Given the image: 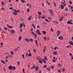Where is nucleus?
Returning <instances> with one entry per match:
<instances>
[{"label": "nucleus", "instance_id": "393cba45", "mask_svg": "<svg viewBox=\"0 0 73 73\" xmlns=\"http://www.w3.org/2000/svg\"><path fill=\"white\" fill-rule=\"evenodd\" d=\"M21 36H19V41H20L21 40Z\"/></svg>", "mask_w": 73, "mask_h": 73}, {"label": "nucleus", "instance_id": "0e129e2a", "mask_svg": "<svg viewBox=\"0 0 73 73\" xmlns=\"http://www.w3.org/2000/svg\"><path fill=\"white\" fill-rule=\"evenodd\" d=\"M37 28H40V26L39 25H37Z\"/></svg>", "mask_w": 73, "mask_h": 73}, {"label": "nucleus", "instance_id": "69168bd1", "mask_svg": "<svg viewBox=\"0 0 73 73\" xmlns=\"http://www.w3.org/2000/svg\"><path fill=\"white\" fill-rule=\"evenodd\" d=\"M43 67L44 68H46V65H45Z\"/></svg>", "mask_w": 73, "mask_h": 73}, {"label": "nucleus", "instance_id": "f3484780", "mask_svg": "<svg viewBox=\"0 0 73 73\" xmlns=\"http://www.w3.org/2000/svg\"><path fill=\"white\" fill-rule=\"evenodd\" d=\"M13 14L14 15H17V13L16 12H14L13 13Z\"/></svg>", "mask_w": 73, "mask_h": 73}, {"label": "nucleus", "instance_id": "c85d7f7f", "mask_svg": "<svg viewBox=\"0 0 73 73\" xmlns=\"http://www.w3.org/2000/svg\"><path fill=\"white\" fill-rule=\"evenodd\" d=\"M11 54L12 55H13L14 54V53H13V51H11Z\"/></svg>", "mask_w": 73, "mask_h": 73}, {"label": "nucleus", "instance_id": "4be33fe9", "mask_svg": "<svg viewBox=\"0 0 73 73\" xmlns=\"http://www.w3.org/2000/svg\"><path fill=\"white\" fill-rule=\"evenodd\" d=\"M16 68L14 66H12V69H15Z\"/></svg>", "mask_w": 73, "mask_h": 73}, {"label": "nucleus", "instance_id": "5fc2aeb1", "mask_svg": "<svg viewBox=\"0 0 73 73\" xmlns=\"http://www.w3.org/2000/svg\"><path fill=\"white\" fill-rule=\"evenodd\" d=\"M1 4L2 5H4V2H2L1 3Z\"/></svg>", "mask_w": 73, "mask_h": 73}, {"label": "nucleus", "instance_id": "338daca9", "mask_svg": "<svg viewBox=\"0 0 73 73\" xmlns=\"http://www.w3.org/2000/svg\"><path fill=\"white\" fill-rule=\"evenodd\" d=\"M58 34H60V31H58Z\"/></svg>", "mask_w": 73, "mask_h": 73}, {"label": "nucleus", "instance_id": "b1692460", "mask_svg": "<svg viewBox=\"0 0 73 73\" xmlns=\"http://www.w3.org/2000/svg\"><path fill=\"white\" fill-rule=\"evenodd\" d=\"M45 20H46V21H47V22H48V23H50V22L49 21V20H48V19H46Z\"/></svg>", "mask_w": 73, "mask_h": 73}, {"label": "nucleus", "instance_id": "9b49d317", "mask_svg": "<svg viewBox=\"0 0 73 73\" xmlns=\"http://www.w3.org/2000/svg\"><path fill=\"white\" fill-rule=\"evenodd\" d=\"M69 44H70V45H73V42L72 41H70L69 42Z\"/></svg>", "mask_w": 73, "mask_h": 73}, {"label": "nucleus", "instance_id": "6ab92c4d", "mask_svg": "<svg viewBox=\"0 0 73 73\" xmlns=\"http://www.w3.org/2000/svg\"><path fill=\"white\" fill-rule=\"evenodd\" d=\"M38 13L39 14V16H40L41 15V13L40 12H38Z\"/></svg>", "mask_w": 73, "mask_h": 73}, {"label": "nucleus", "instance_id": "de8ad7c7", "mask_svg": "<svg viewBox=\"0 0 73 73\" xmlns=\"http://www.w3.org/2000/svg\"><path fill=\"white\" fill-rule=\"evenodd\" d=\"M20 62H17V64L18 65H20Z\"/></svg>", "mask_w": 73, "mask_h": 73}, {"label": "nucleus", "instance_id": "bf43d9fd", "mask_svg": "<svg viewBox=\"0 0 73 73\" xmlns=\"http://www.w3.org/2000/svg\"><path fill=\"white\" fill-rule=\"evenodd\" d=\"M28 20L30 21V20H31V18H29L28 19Z\"/></svg>", "mask_w": 73, "mask_h": 73}, {"label": "nucleus", "instance_id": "ea45409f", "mask_svg": "<svg viewBox=\"0 0 73 73\" xmlns=\"http://www.w3.org/2000/svg\"><path fill=\"white\" fill-rule=\"evenodd\" d=\"M50 30H51V31L52 32H53V30L52 28H51L50 29Z\"/></svg>", "mask_w": 73, "mask_h": 73}, {"label": "nucleus", "instance_id": "7ed1b4c3", "mask_svg": "<svg viewBox=\"0 0 73 73\" xmlns=\"http://www.w3.org/2000/svg\"><path fill=\"white\" fill-rule=\"evenodd\" d=\"M23 23H21L20 25H19V27L20 28H23Z\"/></svg>", "mask_w": 73, "mask_h": 73}, {"label": "nucleus", "instance_id": "ddd939ff", "mask_svg": "<svg viewBox=\"0 0 73 73\" xmlns=\"http://www.w3.org/2000/svg\"><path fill=\"white\" fill-rule=\"evenodd\" d=\"M13 10L14 11V12H16H16L18 13L19 12V11L18 10H16L14 9H13Z\"/></svg>", "mask_w": 73, "mask_h": 73}, {"label": "nucleus", "instance_id": "49530a36", "mask_svg": "<svg viewBox=\"0 0 73 73\" xmlns=\"http://www.w3.org/2000/svg\"><path fill=\"white\" fill-rule=\"evenodd\" d=\"M2 10H3L4 11H5V9H4V7H2Z\"/></svg>", "mask_w": 73, "mask_h": 73}, {"label": "nucleus", "instance_id": "8fccbe9b", "mask_svg": "<svg viewBox=\"0 0 73 73\" xmlns=\"http://www.w3.org/2000/svg\"><path fill=\"white\" fill-rule=\"evenodd\" d=\"M64 5V6H65V7H66V4H65V3H64L63 4Z\"/></svg>", "mask_w": 73, "mask_h": 73}, {"label": "nucleus", "instance_id": "a19ab883", "mask_svg": "<svg viewBox=\"0 0 73 73\" xmlns=\"http://www.w3.org/2000/svg\"><path fill=\"white\" fill-rule=\"evenodd\" d=\"M36 32H40V30H38V29H37L36 30Z\"/></svg>", "mask_w": 73, "mask_h": 73}, {"label": "nucleus", "instance_id": "aec40b11", "mask_svg": "<svg viewBox=\"0 0 73 73\" xmlns=\"http://www.w3.org/2000/svg\"><path fill=\"white\" fill-rule=\"evenodd\" d=\"M33 36H34V37L35 38H36L37 37V35L36 34H35Z\"/></svg>", "mask_w": 73, "mask_h": 73}, {"label": "nucleus", "instance_id": "f03ea898", "mask_svg": "<svg viewBox=\"0 0 73 73\" xmlns=\"http://www.w3.org/2000/svg\"><path fill=\"white\" fill-rule=\"evenodd\" d=\"M58 39L59 40H62L64 39V38H63V36H60L58 37Z\"/></svg>", "mask_w": 73, "mask_h": 73}, {"label": "nucleus", "instance_id": "f704fd0d", "mask_svg": "<svg viewBox=\"0 0 73 73\" xmlns=\"http://www.w3.org/2000/svg\"><path fill=\"white\" fill-rule=\"evenodd\" d=\"M65 11H68V9L67 8H66L65 9Z\"/></svg>", "mask_w": 73, "mask_h": 73}, {"label": "nucleus", "instance_id": "4d7b16f0", "mask_svg": "<svg viewBox=\"0 0 73 73\" xmlns=\"http://www.w3.org/2000/svg\"><path fill=\"white\" fill-rule=\"evenodd\" d=\"M9 9H11V10H12V9H13V8H12V7H10Z\"/></svg>", "mask_w": 73, "mask_h": 73}, {"label": "nucleus", "instance_id": "603ef678", "mask_svg": "<svg viewBox=\"0 0 73 73\" xmlns=\"http://www.w3.org/2000/svg\"><path fill=\"white\" fill-rule=\"evenodd\" d=\"M4 29H5V30L6 31H7V28L6 27H4Z\"/></svg>", "mask_w": 73, "mask_h": 73}, {"label": "nucleus", "instance_id": "0eeeda50", "mask_svg": "<svg viewBox=\"0 0 73 73\" xmlns=\"http://www.w3.org/2000/svg\"><path fill=\"white\" fill-rule=\"evenodd\" d=\"M64 19V18L62 17H61L60 18H59V20L60 21H62L63 19Z\"/></svg>", "mask_w": 73, "mask_h": 73}, {"label": "nucleus", "instance_id": "680f3d73", "mask_svg": "<svg viewBox=\"0 0 73 73\" xmlns=\"http://www.w3.org/2000/svg\"><path fill=\"white\" fill-rule=\"evenodd\" d=\"M33 51L34 52H35H35H36V50L35 49L33 50Z\"/></svg>", "mask_w": 73, "mask_h": 73}, {"label": "nucleus", "instance_id": "79ce46f5", "mask_svg": "<svg viewBox=\"0 0 73 73\" xmlns=\"http://www.w3.org/2000/svg\"><path fill=\"white\" fill-rule=\"evenodd\" d=\"M48 19L49 20H51V18L50 17H48Z\"/></svg>", "mask_w": 73, "mask_h": 73}, {"label": "nucleus", "instance_id": "c9c22d12", "mask_svg": "<svg viewBox=\"0 0 73 73\" xmlns=\"http://www.w3.org/2000/svg\"><path fill=\"white\" fill-rule=\"evenodd\" d=\"M46 38H47L46 37H44V40H46Z\"/></svg>", "mask_w": 73, "mask_h": 73}, {"label": "nucleus", "instance_id": "39448f33", "mask_svg": "<svg viewBox=\"0 0 73 73\" xmlns=\"http://www.w3.org/2000/svg\"><path fill=\"white\" fill-rule=\"evenodd\" d=\"M25 41H27V42H29V40L28 38H25Z\"/></svg>", "mask_w": 73, "mask_h": 73}, {"label": "nucleus", "instance_id": "72a5a7b5", "mask_svg": "<svg viewBox=\"0 0 73 73\" xmlns=\"http://www.w3.org/2000/svg\"><path fill=\"white\" fill-rule=\"evenodd\" d=\"M22 57L23 58H25L24 57V55L23 54L22 55Z\"/></svg>", "mask_w": 73, "mask_h": 73}, {"label": "nucleus", "instance_id": "f257e3e1", "mask_svg": "<svg viewBox=\"0 0 73 73\" xmlns=\"http://www.w3.org/2000/svg\"><path fill=\"white\" fill-rule=\"evenodd\" d=\"M15 31L13 30H11V31L10 33L11 35H13V34L15 33Z\"/></svg>", "mask_w": 73, "mask_h": 73}, {"label": "nucleus", "instance_id": "412c9836", "mask_svg": "<svg viewBox=\"0 0 73 73\" xmlns=\"http://www.w3.org/2000/svg\"><path fill=\"white\" fill-rule=\"evenodd\" d=\"M47 70L50 71V69L49 67H48L47 68Z\"/></svg>", "mask_w": 73, "mask_h": 73}, {"label": "nucleus", "instance_id": "e433bc0d", "mask_svg": "<svg viewBox=\"0 0 73 73\" xmlns=\"http://www.w3.org/2000/svg\"><path fill=\"white\" fill-rule=\"evenodd\" d=\"M17 50H18V49H17V48H16L14 49V51L15 52H16Z\"/></svg>", "mask_w": 73, "mask_h": 73}, {"label": "nucleus", "instance_id": "58836bf2", "mask_svg": "<svg viewBox=\"0 0 73 73\" xmlns=\"http://www.w3.org/2000/svg\"><path fill=\"white\" fill-rule=\"evenodd\" d=\"M36 66H33V69H35L36 68Z\"/></svg>", "mask_w": 73, "mask_h": 73}, {"label": "nucleus", "instance_id": "a878e982", "mask_svg": "<svg viewBox=\"0 0 73 73\" xmlns=\"http://www.w3.org/2000/svg\"><path fill=\"white\" fill-rule=\"evenodd\" d=\"M50 15L52 16H54V14L53 13H50Z\"/></svg>", "mask_w": 73, "mask_h": 73}, {"label": "nucleus", "instance_id": "bb28decb", "mask_svg": "<svg viewBox=\"0 0 73 73\" xmlns=\"http://www.w3.org/2000/svg\"><path fill=\"white\" fill-rule=\"evenodd\" d=\"M1 62L3 64H5V62L4 61H3V60H1Z\"/></svg>", "mask_w": 73, "mask_h": 73}, {"label": "nucleus", "instance_id": "3c124183", "mask_svg": "<svg viewBox=\"0 0 73 73\" xmlns=\"http://www.w3.org/2000/svg\"><path fill=\"white\" fill-rule=\"evenodd\" d=\"M52 60L53 61V62H56V60H55V59H52Z\"/></svg>", "mask_w": 73, "mask_h": 73}, {"label": "nucleus", "instance_id": "7c9ffc66", "mask_svg": "<svg viewBox=\"0 0 73 73\" xmlns=\"http://www.w3.org/2000/svg\"><path fill=\"white\" fill-rule=\"evenodd\" d=\"M27 11L28 12H30L29 11V9H27Z\"/></svg>", "mask_w": 73, "mask_h": 73}, {"label": "nucleus", "instance_id": "423d86ee", "mask_svg": "<svg viewBox=\"0 0 73 73\" xmlns=\"http://www.w3.org/2000/svg\"><path fill=\"white\" fill-rule=\"evenodd\" d=\"M9 70H12V65H10L9 66Z\"/></svg>", "mask_w": 73, "mask_h": 73}, {"label": "nucleus", "instance_id": "c756f323", "mask_svg": "<svg viewBox=\"0 0 73 73\" xmlns=\"http://www.w3.org/2000/svg\"><path fill=\"white\" fill-rule=\"evenodd\" d=\"M39 62H40V63L41 64H42V61L41 60H39Z\"/></svg>", "mask_w": 73, "mask_h": 73}, {"label": "nucleus", "instance_id": "2f4dec72", "mask_svg": "<svg viewBox=\"0 0 73 73\" xmlns=\"http://www.w3.org/2000/svg\"><path fill=\"white\" fill-rule=\"evenodd\" d=\"M65 68H64L62 69L63 72H65Z\"/></svg>", "mask_w": 73, "mask_h": 73}, {"label": "nucleus", "instance_id": "5701e85b", "mask_svg": "<svg viewBox=\"0 0 73 73\" xmlns=\"http://www.w3.org/2000/svg\"><path fill=\"white\" fill-rule=\"evenodd\" d=\"M37 34H38V35H41V33L40 32H37Z\"/></svg>", "mask_w": 73, "mask_h": 73}, {"label": "nucleus", "instance_id": "6e6d98bb", "mask_svg": "<svg viewBox=\"0 0 73 73\" xmlns=\"http://www.w3.org/2000/svg\"><path fill=\"white\" fill-rule=\"evenodd\" d=\"M38 40H36V41H35V43H36V44H38Z\"/></svg>", "mask_w": 73, "mask_h": 73}, {"label": "nucleus", "instance_id": "a18cd8bd", "mask_svg": "<svg viewBox=\"0 0 73 73\" xmlns=\"http://www.w3.org/2000/svg\"><path fill=\"white\" fill-rule=\"evenodd\" d=\"M69 3L70 4H72V2L71 1H70Z\"/></svg>", "mask_w": 73, "mask_h": 73}, {"label": "nucleus", "instance_id": "864d4df0", "mask_svg": "<svg viewBox=\"0 0 73 73\" xmlns=\"http://www.w3.org/2000/svg\"><path fill=\"white\" fill-rule=\"evenodd\" d=\"M51 69H53L54 68V67L53 66H51L50 67Z\"/></svg>", "mask_w": 73, "mask_h": 73}, {"label": "nucleus", "instance_id": "4c0bfd02", "mask_svg": "<svg viewBox=\"0 0 73 73\" xmlns=\"http://www.w3.org/2000/svg\"><path fill=\"white\" fill-rule=\"evenodd\" d=\"M21 3H24V0H21Z\"/></svg>", "mask_w": 73, "mask_h": 73}, {"label": "nucleus", "instance_id": "c03bdc74", "mask_svg": "<svg viewBox=\"0 0 73 73\" xmlns=\"http://www.w3.org/2000/svg\"><path fill=\"white\" fill-rule=\"evenodd\" d=\"M54 7H56V3H54Z\"/></svg>", "mask_w": 73, "mask_h": 73}, {"label": "nucleus", "instance_id": "dca6fc26", "mask_svg": "<svg viewBox=\"0 0 73 73\" xmlns=\"http://www.w3.org/2000/svg\"><path fill=\"white\" fill-rule=\"evenodd\" d=\"M42 34H43V35H45V34H46V31H42Z\"/></svg>", "mask_w": 73, "mask_h": 73}, {"label": "nucleus", "instance_id": "4468645a", "mask_svg": "<svg viewBox=\"0 0 73 73\" xmlns=\"http://www.w3.org/2000/svg\"><path fill=\"white\" fill-rule=\"evenodd\" d=\"M61 7L62 9H64V5H61Z\"/></svg>", "mask_w": 73, "mask_h": 73}, {"label": "nucleus", "instance_id": "e2e57ef3", "mask_svg": "<svg viewBox=\"0 0 73 73\" xmlns=\"http://www.w3.org/2000/svg\"><path fill=\"white\" fill-rule=\"evenodd\" d=\"M56 24H59L58 22V21H56V22L55 23Z\"/></svg>", "mask_w": 73, "mask_h": 73}, {"label": "nucleus", "instance_id": "13d9d810", "mask_svg": "<svg viewBox=\"0 0 73 73\" xmlns=\"http://www.w3.org/2000/svg\"><path fill=\"white\" fill-rule=\"evenodd\" d=\"M44 58L45 60H46L47 61V58H46V57H44Z\"/></svg>", "mask_w": 73, "mask_h": 73}, {"label": "nucleus", "instance_id": "6e6552de", "mask_svg": "<svg viewBox=\"0 0 73 73\" xmlns=\"http://www.w3.org/2000/svg\"><path fill=\"white\" fill-rule=\"evenodd\" d=\"M53 54H55V55H57V54H58V53L57 52V51H55L53 52Z\"/></svg>", "mask_w": 73, "mask_h": 73}, {"label": "nucleus", "instance_id": "2eb2a0df", "mask_svg": "<svg viewBox=\"0 0 73 73\" xmlns=\"http://www.w3.org/2000/svg\"><path fill=\"white\" fill-rule=\"evenodd\" d=\"M29 54L28 55L29 57H31V56H32V54H31V52H29Z\"/></svg>", "mask_w": 73, "mask_h": 73}, {"label": "nucleus", "instance_id": "09e8293b", "mask_svg": "<svg viewBox=\"0 0 73 73\" xmlns=\"http://www.w3.org/2000/svg\"><path fill=\"white\" fill-rule=\"evenodd\" d=\"M1 46H2V45H3V43L2 42H1Z\"/></svg>", "mask_w": 73, "mask_h": 73}, {"label": "nucleus", "instance_id": "1a4fd4ad", "mask_svg": "<svg viewBox=\"0 0 73 73\" xmlns=\"http://www.w3.org/2000/svg\"><path fill=\"white\" fill-rule=\"evenodd\" d=\"M49 10L50 11V13H53V11H52V9H49Z\"/></svg>", "mask_w": 73, "mask_h": 73}, {"label": "nucleus", "instance_id": "20e7f679", "mask_svg": "<svg viewBox=\"0 0 73 73\" xmlns=\"http://www.w3.org/2000/svg\"><path fill=\"white\" fill-rule=\"evenodd\" d=\"M67 24H73V23L71 22V21H68L67 22Z\"/></svg>", "mask_w": 73, "mask_h": 73}, {"label": "nucleus", "instance_id": "f8f14e48", "mask_svg": "<svg viewBox=\"0 0 73 73\" xmlns=\"http://www.w3.org/2000/svg\"><path fill=\"white\" fill-rule=\"evenodd\" d=\"M29 41H30L31 42H33V39L32 38H30L29 39Z\"/></svg>", "mask_w": 73, "mask_h": 73}, {"label": "nucleus", "instance_id": "9d476101", "mask_svg": "<svg viewBox=\"0 0 73 73\" xmlns=\"http://www.w3.org/2000/svg\"><path fill=\"white\" fill-rule=\"evenodd\" d=\"M36 71H38V66H37L35 68Z\"/></svg>", "mask_w": 73, "mask_h": 73}, {"label": "nucleus", "instance_id": "774afa93", "mask_svg": "<svg viewBox=\"0 0 73 73\" xmlns=\"http://www.w3.org/2000/svg\"><path fill=\"white\" fill-rule=\"evenodd\" d=\"M45 17H43L42 18L43 19H45Z\"/></svg>", "mask_w": 73, "mask_h": 73}, {"label": "nucleus", "instance_id": "cd10ccee", "mask_svg": "<svg viewBox=\"0 0 73 73\" xmlns=\"http://www.w3.org/2000/svg\"><path fill=\"white\" fill-rule=\"evenodd\" d=\"M42 62H44V63H45V64H46V61H45V60H43V61H42Z\"/></svg>", "mask_w": 73, "mask_h": 73}, {"label": "nucleus", "instance_id": "473e14b6", "mask_svg": "<svg viewBox=\"0 0 73 73\" xmlns=\"http://www.w3.org/2000/svg\"><path fill=\"white\" fill-rule=\"evenodd\" d=\"M46 50V48H44V49L43 50V52H44H44H45V50Z\"/></svg>", "mask_w": 73, "mask_h": 73}, {"label": "nucleus", "instance_id": "37998d69", "mask_svg": "<svg viewBox=\"0 0 73 73\" xmlns=\"http://www.w3.org/2000/svg\"><path fill=\"white\" fill-rule=\"evenodd\" d=\"M8 28H13V27L12 26H9Z\"/></svg>", "mask_w": 73, "mask_h": 73}, {"label": "nucleus", "instance_id": "a211bd4d", "mask_svg": "<svg viewBox=\"0 0 73 73\" xmlns=\"http://www.w3.org/2000/svg\"><path fill=\"white\" fill-rule=\"evenodd\" d=\"M32 26H33V27H34V29H35V28H36V27H35V25H34V24H33L32 25Z\"/></svg>", "mask_w": 73, "mask_h": 73}, {"label": "nucleus", "instance_id": "052dcab7", "mask_svg": "<svg viewBox=\"0 0 73 73\" xmlns=\"http://www.w3.org/2000/svg\"><path fill=\"white\" fill-rule=\"evenodd\" d=\"M31 33L33 34V35L35 34L33 32H31Z\"/></svg>", "mask_w": 73, "mask_h": 73}]
</instances>
